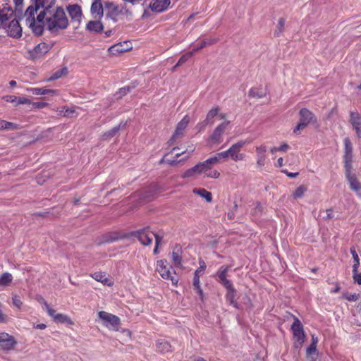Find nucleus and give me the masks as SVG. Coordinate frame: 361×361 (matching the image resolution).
<instances>
[{
  "mask_svg": "<svg viewBox=\"0 0 361 361\" xmlns=\"http://www.w3.org/2000/svg\"><path fill=\"white\" fill-rule=\"evenodd\" d=\"M126 126H127V121H121L118 126H114L109 130L104 133V134L102 135L103 138L107 139V138H111V137H114L116 135H117L118 133V132L121 130L124 129L126 127Z\"/></svg>",
  "mask_w": 361,
  "mask_h": 361,
  "instance_id": "a211bd4d",
  "label": "nucleus"
},
{
  "mask_svg": "<svg viewBox=\"0 0 361 361\" xmlns=\"http://www.w3.org/2000/svg\"><path fill=\"white\" fill-rule=\"evenodd\" d=\"M20 128V127L18 124L5 121L4 130H18Z\"/></svg>",
  "mask_w": 361,
  "mask_h": 361,
  "instance_id": "a18cd8bd",
  "label": "nucleus"
},
{
  "mask_svg": "<svg viewBox=\"0 0 361 361\" xmlns=\"http://www.w3.org/2000/svg\"><path fill=\"white\" fill-rule=\"evenodd\" d=\"M299 122L293 129L295 134H300V130L306 128L311 122L316 121L314 114L306 108H302L299 111Z\"/></svg>",
  "mask_w": 361,
  "mask_h": 361,
  "instance_id": "20e7f679",
  "label": "nucleus"
},
{
  "mask_svg": "<svg viewBox=\"0 0 361 361\" xmlns=\"http://www.w3.org/2000/svg\"><path fill=\"white\" fill-rule=\"evenodd\" d=\"M166 260L161 259L157 262V271L159 273L164 279L170 280L173 285L178 283V279L171 275V271L167 268Z\"/></svg>",
  "mask_w": 361,
  "mask_h": 361,
  "instance_id": "1a4fd4ad",
  "label": "nucleus"
},
{
  "mask_svg": "<svg viewBox=\"0 0 361 361\" xmlns=\"http://www.w3.org/2000/svg\"><path fill=\"white\" fill-rule=\"evenodd\" d=\"M68 12L71 16V18L73 20L80 21L82 17V11L80 6L74 4L71 5L67 8Z\"/></svg>",
  "mask_w": 361,
  "mask_h": 361,
  "instance_id": "4be33fe9",
  "label": "nucleus"
},
{
  "mask_svg": "<svg viewBox=\"0 0 361 361\" xmlns=\"http://www.w3.org/2000/svg\"><path fill=\"white\" fill-rule=\"evenodd\" d=\"M133 48L132 44L129 41H125L116 44L108 49L109 53L113 55H118L119 54L131 50Z\"/></svg>",
  "mask_w": 361,
  "mask_h": 361,
  "instance_id": "4468645a",
  "label": "nucleus"
},
{
  "mask_svg": "<svg viewBox=\"0 0 361 361\" xmlns=\"http://www.w3.org/2000/svg\"><path fill=\"white\" fill-rule=\"evenodd\" d=\"M282 172L286 173L288 177L291 178H296L298 176V174H299L298 172H295V173L288 172L287 170H283Z\"/></svg>",
  "mask_w": 361,
  "mask_h": 361,
  "instance_id": "680f3d73",
  "label": "nucleus"
},
{
  "mask_svg": "<svg viewBox=\"0 0 361 361\" xmlns=\"http://www.w3.org/2000/svg\"><path fill=\"white\" fill-rule=\"evenodd\" d=\"M250 142L251 140H242L231 145V147L228 149V152H229L231 158L235 161L243 160L245 155L244 154L240 153V150L245 145Z\"/></svg>",
  "mask_w": 361,
  "mask_h": 361,
  "instance_id": "423d86ee",
  "label": "nucleus"
},
{
  "mask_svg": "<svg viewBox=\"0 0 361 361\" xmlns=\"http://www.w3.org/2000/svg\"><path fill=\"white\" fill-rule=\"evenodd\" d=\"M285 26V20L283 18H280L278 22V25L276 27V30L274 32V35L276 37L280 36L283 32Z\"/></svg>",
  "mask_w": 361,
  "mask_h": 361,
  "instance_id": "ea45409f",
  "label": "nucleus"
},
{
  "mask_svg": "<svg viewBox=\"0 0 361 361\" xmlns=\"http://www.w3.org/2000/svg\"><path fill=\"white\" fill-rule=\"evenodd\" d=\"M230 121H226L216 127L212 134L210 135L209 140L214 144H219L221 142V136L224 132L229 125Z\"/></svg>",
  "mask_w": 361,
  "mask_h": 361,
  "instance_id": "ddd939ff",
  "label": "nucleus"
},
{
  "mask_svg": "<svg viewBox=\"0 0 361 361\" xmlns=\"http://www.w3.org/2000/svg\"><path fill=\"white\" fill-rule=\"evenodd\" d=\"M61 114L65 117H75V110L74 108H68V107H64L63 110L61 111Z\"/></svg>",
  "mask_w": 361,
  "mask_h": 361,
  "instance_id": "79ce46f5",
  "label": "nucleus"
},
{
  "mask_svg": "<svg viewBox=\"0 0 361 361\" xmlns=\"http://www.w3.org/2000/svg\"><path fill=\"white\" fill-rule=\"evenodd\" d=\"M120 238L117 233H106L103 236L102 243H111L117 241Z\"/></svg>",
  "mask_w": 361,
  "mask_h": 361,
  "instance_id": "2f4dec72",
  "label": "nucleus"
},
{
  "mask_svg": "<svg viewBox=\"0 0 361 361\" xmlns=\"http://www.w3.org/2000/svg\"><path fill=\"white\" fill-rule=\"evenodd\" d=\"M220 176V173L217 171L214 170L212 171H209V173H206V176L213 178H218Z\"/></svg>",
  "mask_w": 361,
  "mask_h": 361,
  "instance_id": "bf43d9fd",
  "label": "nucleus"
},
{
  "mask_svg": "<svg viewBox=\"0 0 361 361\" xmlns=\"http://www.w3.org/2000/svg\"><path fill=\"white\" fill-rule=\"evenodd\" d=\"M219 108L218 106L212 108L207 114L204 121L201 122V125L203 127H206L207 125H212L214 123V118L219 115Z\"/></svg>",
  "mask_w": 361,
  "mask_h": 361,
  "instance_id": "5701e85b",
  "label": "nucleus"
},
{
  "mask_svg": "<svg viewBox=\"0 0 361 361\" xmlns=\"http://www.w3.org/2000/svg\"><path fill=\"white\" fill-rule=\"evenodd\" d=\"M230 269L229 266H221L216 271L215 276L217 277V281L227 278V273Z\"/></svg>",
  "mask_w": 361,
  "mask_h": 361,
  "instance_id": "473e14b6",
  "label": "nucleus"
},
{
  "mask_svg": "<svg viewBox=\"0 0 361 361\" xmlns=\"http://www.w3.org/2000/svg\"><path fill=\"white\" fill-rule=\"evenodd\" d=\"M350 253H351L353 258L354 259V262H355V263L353 266V269H354V271H357L358 267L360 266V259H359L358 255L354 248H350Z\"/></svg>",
  "mask_w": 361,
  "mask_h": 361,
  "instance_id": "a19ab883",
  "label": "nucleus"
},
{
  "mask_svg": "<svg viewBox=\"0 0 361 361\" xmlns=\"http://www.w3.org/2000/svg\"><path fill=\"white\" fill-rule=\"evenodd\" d=\"M182 248L179 245H176L172 252V260L176 266H180L182 263Z\"/></svg>",
  "mask_w": 361,
  "mask_h": 361,
  "instance_id": "393cba45",
  "label": "nucleus"
},
{
  "mask_svg": "<svg viewBox=\"0 0 361 361\" xmlns=\"http://www.w3.org/2000/svg\"><path fill=\"white\" fill-rule=\"evenodd\" d=\"M98 317L103 321L104 325L108 328L111 327L116 329L121 323V320L118 317L104 311L99 312Z\"/></svg>",
  "mask_w": 361,
  "mask_h": 361,
  "instance_id": "0eeeda50",
  "label": "nucleus"
},
{
  "mask_svg": "<svg viewBox=\"0 0 361 361\" xmlns=\"http://www.w3.org/2000/svg\"><path fill=\"white\" fill-rule=\"evenodd\" d=\"M317 353V345L310 344L306 350V354L307 356Z\"/></svg>",
  "mask_w": 361,
  "mask_h": 361,
  "instance_id": "4d7b16f0",
  "label": "nucleus"
},
{
  "mask_svg": "<svg viewBox=\"0 0 361 361\" xmlns=\"http://www.w3.org/2000/svg\"><path fill=\"white\" fill-rule=\"evenodd\" d=\"M197 173L196 171V169H195V167H192L188 170H186L183 174L182 175V177L183 178H190V177H192L193 176H195Z\"/></svg>",
  "mask_w": 361,
  "mask_h": 361,
  "instance_id": "de8ad7c7",
  "label": "nucleus"
},
{
  "mask_svg": "<svg viewBox=\"0 0 361 361\" xmlns=\"http://www.w3.org/2000/svg\"><path fill=\"white\" fill-rule=\"evenodd\" d=\"M47 312L48 314L54 319V320L55 319L56 315L58 314V313H56V310L51 307L48 308L47 310Z\"/></svg>",
  "mask_w": 361,
  "mask_h": 361,
  "instance_id": "e2e57ef3",
  "label": "nucleus"
},
{
  "mask_svg": "<svg viewBox=\"0 0 361 361\" xmlns=\"http://www.w3.org/2000/svg\"><path fill=\"white\" fill-rule=\"evenodd\" d=\"M68 73L66 68H61L56 71L51 77V80H55L61 78L63 75H66Z\"/></svg>",
  "mask_w": 361,
  "mask_h": 361,
  "instance_id": "c03bdc74",
  "label": "nucleus"
},
{
  "mask_svg": "<svg viewBox=\"0 0 361 361\" xmlns=\"http://www.w3.org/2000/svg\"><path fill=\"white\" fill-rule=\"evenodd\" d=\"M194 54V52L192 51H189L186 53L185 54L183 55L177 62V63L175 65V66L173 68V70L176 69L178 66H181L184 63H185Z\"/></svg>",
  "mask_w": 361,
  "mask_h": 361,
  "instance_id": "4c0bfd02",
  "label": "nucleus"
},
{
  "mask_svg": "<svg viewBox=\"0 0 361 361\" xmlns=\"http://www.w3.org/2000/svg\"><path fill=\"white\" fill-rule=\"evenodd\" d=\"M13 14L9 8H3L0 12V23L9 37L18 39L22 36V27Z\"/></svg>",
  "mask_w": 361,
  "mask_h": 361,
  "instance_id": "f03ea898",
  "label": "nucleus"
},
{
  "mask_svg": "<svg viewBox=\"0 0 361 361\" xmlns=\"http://www.w3.org/2000/svg\"><path fill=\"white\" fill-rule=\"evenodd\" d=\"M219 162V160L216 156V154L212 157L208 158L207 160H205V164L209 165V166L211 167L212 164H215Z\"/></svg>",
  "mask_w": 361,
  "mask_h": 361,
  "instance_id": "603ef678",
  "label": "nucleus"
},
{
  "mask_svg": "<svg viewBox=\"0 0 361 361\" xmlns=\"http://www.w3.org/2000/svg\"><path fill=\"white\" fill-rule=\"evenodd\" d=\"M350 123L353 128L361 127V115L357 111H350Z\"/></svg>",
  "mask_w": 361,
  "mask_h": 361,
  "instance_id": "bb28decb",
  "label": "nucleus"
},
{
  "mask_svg": "<svg viewBox=\"0 0 361 361\" xmlns=\"http://www.w3.org/2000/svg\"><path fill=\"white\" fill-rule=\"evenodd\" d=\"M90 276L94 279L95 281L101 282L104 285H106L108 286H112L113 283L111 280L106 277L105 273L102 272H94L90 274Z\"/></svg>",
  "mask_w": 361,
  "mask_h": 361,
  "instance_id": "b1692460",
  "label": "nucleus"
},
{
  "mask_svg": "<svg viewBox=\"0 0 361 361\" xmlns=\"http://www.w3.org/2000/svg\"><path fill=\"white\" fill-rule=\"evenodd\" d=\"M289 148V146L286 143L282 144L279 147L277 148L279 152H286Z\"/></svg>",
  "mask_w": 361,
  "mask_h": 361,
  "instance_id": "0e129e2a",
  "label": "nucleus"
},
{
  "mask_svg": "<svg viewBox=\"0 0 361 361\" xmlns=\"http://www.w3.org/2000/svg\"><path fill=\"white\" fill-rule=\"evenodd\" d=\"M104 9L106 16L114 21H116L118 17L122 13V8L113 2H106L104 4Z\"/></svg>",
  "mask_w": 361,
  "mask_h": 361,
  "instance_id": "f8f14e48",
  "label": "nucleus"
},
{
  "mask_svg": "<svg viewBox=\"0 0 361 361\" xmlns=\"http://www.w3.org/2000/svg\"><path fill=\"white\" fill-rule=\"evenodd\" d=\"M358 138H361V126L353 128Z\"/></svg>",
  "mask_w": 361,
  "mask_h": 361,
  "instance_id": "774afa93",
  "label": "nucleus"
},
{
  "mask_svg": "<svg viewBox=\"0 0 361 361\" xmlns=\"http://www.w3.org/2000/svg\"><path fill=\"white\" fill-rule=\"evenodd\" d=\"M101 1L102 0H92L90 13L94 19L101 20L104 16V8Z\"/></svg>",
  "mask_w": 361,
  "mask_h": 361,
  "instance_id": "2eb2a0df",
  "label": "nucleus"
},
{
  "mask_svg": "<svg viewBox=\"0 0 361 361\" xmlns=\"http://www.w3.org/2000/svg\"><path fill=\"white\" fill-rule=\"evenodd\" d=\"M156 350L161 353H166L172 351L170 343L165 339H158L156 341Z\"/></svg>",
  "mask_w": 361,
  "mask_h": 361,
  "instance_id": "412c9836",
  "label": "nucleus"
},
{
  "mask_svg": "<svg viewBox=\"0 0 361 361\" xmlns=\"http://www.w3.org/2000/svg\"><path fill=\"white\" fill-rule=\"evenodd\" d=\"M196 171L198 174L202 173H207L209 170H210V166L205 164V161L202 162H199L195 166Z\"/></svg>",
  "mask_w": 361,
  "mask_h": 361,
  "instance_id": "e433bc0d",
  "label": "nucleus"
},
{
  "mask_svg": "<svg viewBox=\"0 0 361 361\" xmlns=\"http://www.w3.org/2000/svg\"><path fill=\"white\" fill-rule=\"evenodd\" d=\"M17 342L13 336L6 332L0 333V348L4 350H11Z\"/></svg>",
  "mask_w": 361,
  "mask_h": 361,
  "instance_id": "9b49d317",
  "label": "nucleus"
},
{
  "mask_svg": "<svg viewBox=\"0 0 361 361\" xmlns=\"http://www.w3.org/2000/svg\"><path fill=\"white\" fill-rule=\"evenodd\" d=\"M215 42H216V39H214L210 38V39H204L201 42V43L199 45H197L194 47V49H192V51L194 53L196 51H198L199 50L202 49V48H204L208 45L213 44Z\"/></svg>",
  "mask_w": 361,
  "mask_h": 361,
  "instance_id": "f704fd0d",
  "label": "nucleus"
},
{
  "mask_svg": "<svg viewBox=\"0 0 361 361\" xmlns=\"http://www.w3.org/2000/svg\"><path fill=\"white\" fill-rule=\"evenodd\" d=\"M257 152V164L259 167H262L265 164L267 147L260 145L256 147Z\"/></svg>",
  "mask_w": 361,
  "mask_h": 361,
  "instance_id": "6ab92c4d",
  "label": "nucleus"
},
{
  "mask_svg": "<svg viewBox=\"0 0 361 361\" xmlns=\"http://www.w3.org/2000/svg\"><path fill=\"white\" fill-rule=\"evenodd\" d=\"M226 299L229 302L231 305L236 309H240V305L236 302L235 297L237 295V291L235 288L231 287V288L226 289Z\"/></svg>",
  "mask_w": 361,
  "mask_h": 361,
  "instance_id": "aec40b11",
  "label": "nucleus"
},
{
  "mask_svg": "<svg viewBox=\"0 0 361 361\" xmlns=\"http://www.w3.org/2000/svg\"><path fill=\"white\" fill-rule=\"evenodd\" d=\"M194 290L196 291L197 294L200 296V299L203 300L204 293L203 290L200 286V282L193 281L192 282Z\"/></svg>",
  "mask_w": 361,
  "mask_h": 361,
  "instance_id": "37998d69",
  "label": "nucleus"
},
{
  "mask_svg": "<svg viewBox=\"0 0 361 361\" xmlns=\"http://www.w3.org/2000/svg\"><path fill=\"white\" fill-rule=\"evenodd\" d=\"M56 0L36 1L26 10V25L37 35L43 33L44 26L51 31L66 29L68 20L63 8L54 6Z\"/></svg>",
  "mask_w": 361,
  "mask_h": 361,
  "instance_id": "f257e3e1",
  "label": "nucleus"
},
{
  "mask_svg": "<svg viewBox=\"0 0 361 361\" xmlns=\"http://www.w3.org/2000/svg\"><path fill=\"white\" fill-rule=\"evenodd\" d=\"M307 191V188L304 185H300L293 192V196L295 199H299L303 197L305 192Z\"/></svg>",
  "mask_w": 361,
  "mask_h": 361,
  "instance_id": "58836bf2",
  "label": "nucleus"
},
{
  "mask_svg": "<svg viewBox=\"0 0 361 361\" xmlns=\"http://www.w3.org/2000/svg\"><path fill=\"white\" fill-rule=\"evenodd\" d=\"M200 267L197 269L195 270L194 273V277H193V281H197V282L200 281V275H202L204 273V271L206 269V264L203 260H200L199 262Z\"/></svg>",
  "mask_w": 361,
  "mask_h": 361,
  "instance_id": "7c9ffc66",
  "label": "nucleus"
},
{
  "mask_svg": "<svg viewBox=\"0 0 361 361\" xmlns=\"http://www.w3.org/2000/svg\"><path fill=\"white\" fill-rule=\"evenodd\" d=\"M4 99L8 102L15 103L16 104H23L30 102L28 99L17 97L13 95L5 96L4 97Z\"/></svg>",
  "mask_w": 361,
  "mask_h": 361,
  "instance_id": "cd10ccee",
  "label": "nucleus"
},
{
  "mask_svg": "<svg viewBox=\"0 0 361 361\" xmlns=\"http://www.w3.org/2000/svg\"><path fill=\"white\" fill-rule=\"evenodd\" d=\"M193 192L204 198L208 202H210L212 200V193L204 188H195L193 190Z\"/></svg>",
  "mask_w": 361,
  "mask_h": 361,
  "instance_id": "c85d7f7f",
  "label": "nucleus"
},
{
  "mask_svg": "<svg viewBox=\"0 0 361 361\" xmlns=\"http://www.w3.org/2000/svg\"><path fill=\"white\" fill-rule=\"evenodd\" d=\"M357 271H354L353 269V277L355 282H357L359 285H361V272L357 273Z\"/></svg>",
  "mask_w": 361,
  "mask_h": 361,
  "instance_id": "5fc2aeb1",
  "label": "nucleus"
},
{
  "mask_svg": "<svg viewBox=\"0 0 361 361\" xmlns=\"http://www.w3.org/2000/svg\"><path fill=\"white\" fill-rule=\"evenodd\" d=\"M152 233L149 226H146L132 233V235L137 238L140 243L145 246H147L152 243Z\"/></svg>",
  "mask_w": 361,
  "mask_h": 361,
  "instance_id": "39448f33",
  "label": "nucleus"
},
{
  "mask_svg": "<svg viewBox=\"0 0 361 361\" xmlns=\"http://www.w3.org/2000/svg\"><path fill=\"white\" fill-rule=\"evenodd\" d=\"M12 301L14 306L17 308L20 309L23 305V302L20 298V297L17 295H15L12 297Z\"/></svg>",
  "mask_w": 361,
  "mask_h": 361,
  "instance_id": "8fccbe9b",
  "label": "nucleus"
},
{
  "mask_svg": "<svg viewBox=\"0 0 361 361\" xmlns=\"http://www.w3.org/2000/svg\"><path fill=\"white\" fill-rule=\"evenodd\" d=\"M189 122V119L188 118V116H185L178 123L176 129L175 130L176 135H180L183 133L184 130L188 126Z\"/></svg>",
  "mask_w": 361,
  "mask_h": 361,
  "instance_id": "c756f323",
  "label": "nucleus"
},
{
  "mask_svg": "<svg viewBox=\"0 0 361 361\" xmlns=\"http://www.w3.org/2000/svg\"><path fill=\"white\" fill-rule=\"evenodd\" d=\"M344 142V154L343 157L344 162V169H353V145L350 140L345 137L343 140Z\"/></svg>",
  "mask_w": 361,
  "mask_h": 361,
  "instance_id": "6e6552de",
  "label": "nucleus"
},
{
  "mask_svg": "<svg viewBox=\"0 0 361 361\" xmlns=\"http://www.w3.org/2000/svg\"><path fill=\"white\" fill-rule=\"evenodd\" d=\"M353 169H345V178L348 180L350 188L361 197V183L358 181L355 175L352 173Z\"/></svg>",
  "mask_w": 361,
  "mask_h": 361,
  "instance_id": "9d476101",
  "label": "nucleus"
},
{
  "mask_svg": "<svg viewBox=\"0 0 361 361\" xmlns=\"http://www.w3.org/2000/svg\"><path fill=\"white\" fill-rule=\"evenodd\" d=\"M221 285H222L226 289L231 288V287H233V285L232 282L227 279V278L219 280L218 281Z\"/></svg>",
  "mask_w": 361,
  "mask_h": 361,
  "instance_id": "09e8293b",
  "label": "nucleus"
},
{
  "mask_svg": "<svg viewBox=\"0 0 361 361\" xmlns=\"http://www.w3.org/2000/svg\"><path fill=\"white\" fill-rule=\"evenodd\" d=\"M49 50V46L47 43L42 42L37 44L32 51H30V55L33 58H39L47 53Z\"/></svg>",
  "mask_w": 361,
  "mask_h": 361,
  "instance_id": "f3484780",
  "label": "nucleus"
},
{
  "mask_svg": "<svg viewBox=\"0 0 361 361\" xmlns=\"http://www.w3.org/2000/svg\"><path fill=\"white\" fill-rule=\"evenodd\" d=\"M104 27L100 20H90L86 25V29L90 32H99L103 30Z\"/></svg>",
  "mask_w": 361,
  "mask_h": 361,
  "instance_id": "a878e982",
  "label": "nucleus"
},
{
  "mask_svg": "<svg viewBox=\"0 0 361 361\" xmlns=\"http://www.w3.org/2000/svg\"><path fill=\"white\" fill-rule=\"evenodd\" d=\"M293 323L291 325V330L295 338L294 346L295 348H300L304 343L305 340V333L304 331L303 325L300 320L295 316L293 315Z\"/></svg>",
  "mask_w": 361,
  "mask_h": 361,
  "instance_id": "7ed1b4c3",
  "label": "nucleus"
},
{
  "mask_svg": "<svg viewBox=\"0 0 361 361\" xmlns=\"http://www.w3.org/2000/svg\"><path fill=\"white\" fill-rule=\"evenodd\" d=\"M343 298H345L348 301H356L358 298L359 295L357 293H350V294H344Z\"/></svg>",
  "mask_w": 361,
  "mask_h": 361,
  "instance_id": "3c124183",
  "label": "nucleus"
},
{
  "mask_svg": "<svg viewBox=\"0 0 361 361\" xmlns=\"http://www.w3.org/2000/svg\"><path fill=\"white\" fill-rule=\"evenodd\" d=\"M170 4L171 0H152L149 7L152 11L160 13L166 10Z\"/></svg>",
  "mask_w": 361,
  "mask_h": 361,
  "instance_id": "dca6fc26",
  "label": "nucleus"
},
{
  "mask_svg": "<svg viewBox=\"0 0 361 361\" xmlns=\"http://www.w3.org/2000/svg\"><path fill=\"white\" fill-rule=\"evenodd\" d=\"M216 156L220 161L222 159H227L229 156V152H228V150H226L224 152H219L216 154Z\"/></svg>",
  "mask_w": 361,
  "mask_h": 361,
  "instance_id": "052dcab7",
  "label": "nucleus"
},
{
  "mask_svg": "<svg viewBox=\"0 0 361 361\" xmlns=\"http://www.w3.org/2000/svg\"><path fill=\"white\" fill-rule=\"evenodd\" d=\"M54 322H56L57 323H61V324H65V323L69 324H72V321L68 316H67L66 314H60V313H58V314L56 315Z\"/></svg>",
  "mask_w": 361,
  "mask_h": 361,
  "instance_id": "c9c22d12",
  "label": "nucleus"
},
{
  "mask_svg": "<svg viewBox=\"0 0 361 361\" xmlns=\"http://www.w3.org/2000/svg\"><path fill=\"white\" fill-rule=\"evenodd\" d=\"M4 306L0 302V324L7 323L8 320V316L4 313Z\"/></svg>",
  "mask_w": 361,
  "mask_h": 361,
  "instance_id": "49530a36",
  "label": "nucleus"
},
{
  "mask_svg": "<svg viewBox=\"0 0 361 361\" xmlns=\"http://www.w3.org/2000/svg\"><path fill=\"white\" fill-rule=\"evenodd\" d=\"M255 207L254 208V214L258 215L262 212V207L260 202H257L255 204Z\"/></svg>",
  "mask_w": 361,
  "mask_h": 361,
  "instance_id": "13d9d810",
  "label": "nucleus"
},
{
  "mask_svg": "<svg viewBox=\"0 0 361 361\" xmlns=\"http://www.w3.org/2000/svg\"><path fill=\"white\" fill-rule=\"evenodd\" d=\"M177 136H178V135H176V133H174L171 139L167 142L169 146H171L173 144Z\"/></svg>",
  "mask_w": 361,
  "mask_h": 361,
  "instance_id": "69168bd1",
  "label": "nucleus"
},
{
  "mask_svg": "<svg viewBox=\"0 0 361 361\" xmlns=\"http://www.w3.org/2000/svg\"><path fill=\"white\" fill-rule=\"evenodd\" d=\"M228 219L230 220H233L235 218V213L233 210H231L227 213Z\"/></svg>",
  "mask_w": 361,
  "mask_h": 361,
  "instance_id": "338daca9",
  "label": "nucleus"
},
{
  "mask_svg": "<svg viewBox=\"0 0 361 361\" xmlns=\"http://www.w3.org/2000/svg\"><path fill=\"white\" fill-rule=\"evenodd\" d=\"M12 280L13 276L11 274L8 272H5L0 276V286H7L11 283Z\"/></svg>",
  "mask_w": 361,
  "mask_h": 361,
  "instance_id": "72a5a7b5",
  "label": "nucleus"
},
{
  "mask_svg": "<svg viewBox=\"0 0 361 361\" xmlns=\"http://www.w3.org/2000/svg\"><path fill=\"white\" fill-rule=\"evenodd\" d=\"M152 236L154 237L155 239V245H159L161 241L164 239V236L162 235H160L159 233H152Z\"/></svg>",
  "mask_w": 361,
  "mask_h": 361,
  "instance_id": "6e6d98bb",
  "label": "nucleus"
},
{
  "mask_svg": "<svg viewBox=\"0 0 361 361\" xmlns=\"http://www.w3.org/2000/svg\"><path fill=\"white\" fill-rule=\"evenodd\" d=\"M265 92H249V97H263L266 95Z\"/></svg>",
  "mask_w": 361,
  "mask_h": 361,
  "instance_id": "864d4df0",
  "label": "nucleus"
}]
</instances>
